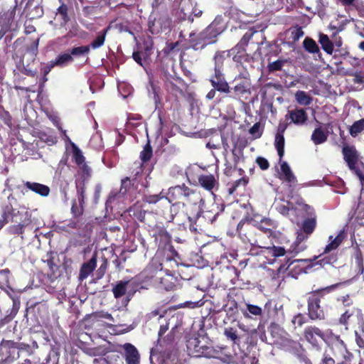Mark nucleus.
Returning a JSON list of instances; mask_svg holds the SVG:
<instances>
[{
	"label": "nucleus",
	"mask_w": 364,
	"mask_h": 364,
	"mask_svg": "<svg viewBox=\"0 0 364 364\" xmlns=\"http://www.w3.org/2000/svg\"><path fill=\"white\" fill-rule=\"evenodd\" d=\"M38 45L39 38H36L26 47L24 53L18 59L13 55L16 64V70H14L15 82L20 83L21 80L25 79L21 77V74L31 77H35L37 75L38 68L36 63L38 54ZM16 58H18L17 55Z\"/></svg>",
	"instance_id": "1"
},
{
	"label": "nucleus",
	"mask_w": 364,
	"mask_h": 364,
	"mask_svg": "<svg viewBox=\"0 0 364 364\" xmlns=\"http://www.w3.org/2000/svg\"><path fill=\"white\" fill-rule=\"evenodd\" d=\"M223 31L224 28L220 23L215 20L199 33L193 31L190 33L188 37L190 46L194 50H202L207 46L215 43L218 36Z\"/></svg>",
	"instance_id": "2"
},
{
	"label": "nucleus",
	"mask_w": 364,
	"mask_h": 364,
	"mask_svg": "<svg viewBox=\"0 0 364 364\" xmlns=\"http://www.w3.org/2000/svg\"><path fill=\"white\" fill-rule=\"evenodd\" d=\"M343 283L339 282L330 286L312 291L308 294L307 308L308 316L311 320H322L325 318V314L320 303L322 299L336 290Z\"/></svg>",
	"instance_id": "3"
},
{
	"label": "nucleus",
	"mask_w": 364,
	"mask_h": 364,
	"mask_svg": "<svg viewBox=\"0 0 364 364\" xmlns=\"http://www.w3.org/2000/svg\"><path fill=\"white\" fill-rule=\"evenodd\" d=\"M166 199L173 205L181 204L185 205H196L202 200L200 193L193 190L184 183L170 187Z\"/></svg>",
	"instance_id": "4"
},
{
	"label": "nucleus",
	"mask_w": 364,
	"mask_h": 364,
	"mask_svg": "<svg viewBox=\"0 0 364 364\" xmlns=\"http://www.w3.org/2000/svg\"><path fill=\"white\" fill-rule=\"evenodd\" d=\"M347 234L344 229L341 230L336 237H333L332 235L328 237L329 243L324 248L323 254L320 255L318 257H314L312 259L313 261L318 259L315 263H313L314 265L318 264L321 267H323L327 264H333L338 261V255L335 253H332L330 255H324L332 250H336L346 239Z\"/></svg>",
	"instance_id": "5"
},
{
	"label": "nucleus",
	"mask_w": 364,
	"mask_h": 364,
	"mask_svg": "<svg viewBox=\"0 0 364 364\" xmlns=\"http://www.w3.org/2000/svg\"><path fill=\"white\" fill-rule=\"evenodd\" d=\"M342 154L348 168L359 178L361 184L364 186V171L359 168L358 165L363 163L360 160V155L354 145L344 144L342 147Z\"/></svg>",
	"instance_id": "6"
},
{
	"label": "nucleus",
	"mask_w": 364,
	"mask_h": 364,
	"mask_svg": "<svg viewBox=\"0 0 364 364\" xmlns=\"http://www.w3.org/2000/svg\"><path fill=\"white\" fill-rule=\"evenodd\" d=\"M9 222L14 223L9 228V232L12 235H23L26 229H33L29 213L27 211L21 212L14 208L13 206Z\"/></svg>",
	"instance_id": "7"
},
{
	"label": "nucleus",
	"mask_w": 364,
	"mask_h": 364,
	"mask_svg": "<svg viewBox=\"0 0 364 364\" xmlns=\"http://www.w3.org/2000/svg\"><path fill=\"white\" fill-rule=\"evenodd\" d=\"M25 343H16L11 341L3 342L0 346V364H11L19 359L21 351L24 349L22 345Z\"/></svg>",
	"instance_id": "8"
},
{
	"label": "nucleus",
	"mask_w": 364,
	"mask_h": 364,
	"mask_svg": "<svg viewBox=\"0 0 364 364\" xmlns=\"http://www.w3.org/2000/svg\"><path fill=\"white\" fill-rule=\"evenodd\" d=\"M22 346L25 348L21 351L18 364H50V358L49 355L41 360L38 353L39 346L36 341H33L31 344Z\"/></svg>",
	"instance_id": "9"
},
{
	"label": "nucleus",
	"mask_w": 364,
	"mask_h": 364,
	"mask_svg": "<svg viewBox=\"0 0 364 364\" xmlns=\"http://www.w3.org/2000/svg\"><path fill=\"white\" fill-rule=\"evenodd\" d=\"M256 225H253L252 219L242 218L237 225V232L244 243H249L252 246L257 245Z\"/></svg>",
	"instance_id": "10"
},
{
	"label": "nucleus",
	"mask_w": 364,
	"mask_h": 364,
	"mask_svg": "<svg viewBox=\"0 0 364 364\" xmlns=\"http://www.w3.org/2000/svg\"><path fill=\"white\" fill-rule=\"evenodd\" d=\"M161 79L164 82L165 90L174 95H183V91L187 89L188 85L177 75H171L167 71H163Z\"/></svg>",
	"instance_id": "11"
},
{
	"label": "nucleus",
	"mask_w": 364,
	"mask_h": 364,
	"mask_svg": "<svg viewBox=\"0 0 364 364\" xmlns=\"http://www.w3.org/2000/svg\"><path fill=\"white\" fill-rule=\"evenodd\" d=\"M166 14H160L159 11H151L148 23L149 31L152 34H158L162 31L168 21Z\"/></svg>",
	"instance_id": "12"
},
{
	"label": "nucleus",
	"mask_w": 364,
	"mask_h": 364,
	"mask_svg": "<svg viewBox=\"0 0 364 364\" xmlns=\"http://www.w3.org/2000/svg\"><path fill=\"white\" fill-rule=\"evenodd\" d=\"M198 185L205 191L211 193L217 191L219 188V177L211 173H201L198 176Z\"/></svg>",
	"instance_id": "13"
},
{
	"label": "nucleus",
	"mask_w": 364,
	"mask_h": 364,
	"mask_svg": "<svg viewBox=\"0 0 364 364\" xmlns=\"http://www.w3.org/2000/svg\"><path fill=\"white\" fill-rule=\"evenodd\" d=\"M16 7V4L11 9L4 13L0 17V34L1 33L2 38L8 31L14 29L13 26L14 25Z\"/></svg>",
	"instance_id": "14"
},
{
	"label": "nucleus",
	"mask_w": 364,
	"mask_h": 364,
	"mask_svg": "<svg viewBox=\"0 0 364 364\" xmlns=\"http://www.w3.org/2000/svg\"><path fill=\"white\" fill-rule=\"evenodd\" d=\"M210 82L213 87L220 92L230 93V87L225 80L223 71H214L213 75L210 78Z\"/></svg>",
	"instance_id": "15"
},
{
	"label": "nucleus",
	"mask_w": 364,
	"mask_h": 364,
	"mask_svg": "<svg viewBox=\"0 0 364 364\" xmlns=\"http://www.w3.org/2000/svg\"><path fill=\"white\" fill-rule=\"evenodd\" d=\"M187 349L195 357L203 356L207 350V346L202 345L198 337L191 336L187 340Z\"/></svg>",
	"instance_id": "16"
},
{
	"label": "nucleus",
	"mask_w": 364,
	"mask_h": 364,
	"mask_svg": "<svg viewBox=\"0 0 364 364\" xmlns=\"http://www.w3.org/2000/svg\"><path fill=\"white\" fill-rule=\"evenodd\" d=\"M304 337L305 339L313 346L318 345V340H324V333L316 326H310L305 328L304 331Z\"/></svg>",
	"instance_id": "17"
},
{
	"label": "nucleus",
	"mask_w": 364,
	"mask_h": 364,
	"mask_svg": "<svg viewBox=\"0 0 364 364\" xmlns=\"http://www.w3.org/2000/svg\"><path fill=\"white\" fill-rule=\"evenodd\" d=\"M60 6L56 9L55 13V17L60 21L61 26H65L70 21V13H71L73 8L71 6L66 4L63 0H58Z\"/></svg>",
	"instance_id": "18"
},
{
	"label": "nucleus",
	"mask_w": 364,
	"mask_h": 364,
	"mask_svg": "<svg viewBox=\"0 0 364 364\" xmlns=\"http://www.w3.org/2000/svg\"><path fill=\"white\" fill-rule=\"evenodd\" d=\"M331 122L324 124V128L321 127H316L312 132L311 139L315 145H318L326 141L329 132L328 129L332 128Z\"/></svg>",
	"instance_id": "19"
},
{
	"label": "nucleus",
	"mask_w": 364,
	"mask_h": 364,
	"mask_svg": "<svg viewBox=\"0 0 364 364\" xmlns=\"http://www.w3.org/2000/svg\"><path fill=\"white\" fill-rule=\"evenodd\" d=\"M23 186L26 192L31 191L42 197H47L50 192L48 186L34 181L23 182Z\"/></svg>",
	"instance_id": "20"
},
{
	"label": "nucleus",
	"mask_w": 364,
	"mask_h": 364,
	"mask_svg": "<svg viewBox=\"0 0 364 364\" xmlns=\"http://www.w3.org/2000/svg\"><path fill=\"white\" fill-rule=\"evenodd\" d=\"M228 53L230 56H232L233 61L237 63L242 65L243 63L249 61V55L247 53L246 47L238 43L228 50Z\"/></svg>",
	"instance_id": "21"
},
{
	"label": "nucleus",
	"mask_w": 364,
	"mask_h": 364,
	"mask_svg": "<svg viewBox=\"0 0 364 364\" xmlns=\"http://www.w3.org/2000/svg\"><path fill=\"white\" fill-rule=\"evenodd\" d=\"M153 236L155 242L159 243V247L166 248L171 243V236L163 227H156Z\"/></svg>",
	"instance_id": "22"
},
{
	"label": "nucleus",
	"mask_w": 364,
	"mask_h": 364,
	"mask_svg": "<svg viewBox=\"0 0 364 364\" xmlns=\"http://www.w3.org/2000/svg\"><path fill=\"white\" fill-rule=\"evenodd\" d=\"M97 265V254L94 253L92 257L84 262L80 269L79 279L83 281L95 270Z\"/></svg>",
	"instance_id": "23"
},
{
	"label": "nucleus",
	"mask_w": 364,
	"mask_h": 364,
	"mask_svg": "<svg viewBox=\"0 0 364 364\" xmlns=\"http://www.w3.org/2000/svg\"><path fill=\"white\" fill-rule=\"evenodd\" d=\"M123 348L127 364L139 363V353L134 345L127 343L123 346Z\"/></svg>",
	"instance_id": "24"
},
{
	"label": "nucleus",
	"mask_w": 364,
	"mask_h": 364,
	"mask_svg": "<svg viewBox=\"0 0 364 364\" xmlns=\"http://www.w3.org/2000/svg\"><path fill=\"white\" fill-rule=\"evenodd\" d=\"M291 257H289L287 259V263H289L287 269H289L291 272H294L296 274H300L303 272H305L304 271V267H300L299 263H302L303 264H306V267H312L314 266L313 260L312 259H294L291 260Z\"/></svg>",
	"instance_id": "25"
},
{
	"label": "nucleus",
	"mask_w": 364,
	"mask_h": 364,
	"mask_svg": "<svg viewBox=\"0 0 364 364\" xmlns=\"http://www.w3.org/2000/svg\"><path fill=\"white\" fill-rule=\"evenodd\" d=\"M286 117H289L291 122L297 125L305 124L308 119V115L304 109L296 108L294 110H289Z\"/></svg>",
	"instance_id": "26"
},
{
	"label": "nucleus",
	"mask_w": 364,
	"mask_h": 364,
	"mask_svg": "<svg viewBox=\"0 0 364 364\" xmlns=\"http://www.w3.org/2000/svg\"><path fill=\"white\" fill-rule=\"evenodd\" d=\"M256 228L264 233L272 236L275 232L277 225L274 220L264 218L256 225Z\"/></svg>",
	"instance_id": "27"
},
{
	"label": "nucleus",
	"mask_w": 364,
	"mask_h": 364,
	"mask_svg": "<svg viewBox=\"0 0 364 364\" xmlns=\"http://www.w3.org/2000/svg\"><path fill=\"white\" fill-rule=\"evenodd\" d=\"M230 56L228 50H218L215 52L213 60L214 63V71H223L224 62L225 59Z\"/></svg>",
	"instance_id": "28"
},
{
	"label": "nucleus",
	"mask_w": 364,
	"mask_h": 364,
	"mask_svg": "<svg viewBox=\"0 0 364 364\" xmlns=\"http://www.w3.org/2000/svg\"><path fill=\"white\" fill-rule=\"evenodd\" d=\"M282 175L280 179L284 180L289 183H295L296 182V178L292 173L291 168L286 161H283L280 166Z\"/></svg>",
	"instance_id": "29"
},
{
	"label": "nucleus",
	"mask_w": 364,
	"mask_h": 364,
	"mask_svg": "<svg viewBox=\"0 0 364 364\" xmlns=\"http://www.w3.org/2000/svg\"><path fill=\"white\" fill-rule=\"evenodd\" d=\"M129 213L130 215L133 216L134 218L138 220L139 222L151 226V224L148 223L146 219V215L150 213L144 210H142L139 206L134 205L129 208Z\"/></svg>",
	"instance_id": "30"
},
{
	"label": "nucleus",
	"mask_w": 364,
	"mask_h": 364,
	"mask_svg": "<svg viewBox=\"0 0 364 364\" xmlns=\"http://www.w3.org/2000/svg\"><path fill=\"white\" fill-rule=\"evenodd\" d=\"M15 198L10 196L8 197L9 203L3 207L1 217L0 218V230L9 222L10 215L12 212V204L11 200H15Z\"/></svg>",
	"instance_id": "31"
},
{
	"label": "nucleus",
	"mask_w": 364,
	"mask_h": 364,
	"mask_svg": "<svg viewBox=\"0 0 364 364\" xmlns=\"http://www.w3.org/2000/svg\"><path fill=\"white\" fill-rule=\"evenodd\" d=\"M110 29L111 26H108L101 31L98 32L96 38L89 45L90 48H92V49H97L101 48L104 45L106 36Z\"/></svg>",
	"instance_id": "32"
},
{
	"label": "nucleus",
	"mask_w": 364,
	"mask_h": 364,
	"mask_svg": "<svg viewBox=\"0 0 364 364\" xmlns=\"http://www.w3.org/2000/svg\"><path fill=\"white\" fill-rule=\"evenodd\" d=\"M249 183L248 176H242L232 183H228V192L229 195H233L239 188H245Z\"/></svg>",
	"instance_id": "33"
},
{
	"label": "nucleus",
	"mask_w": 364,
	"mask_h": 364,
	"mask_svg": "<svg viewBox=\"0 0 364 364\" xmlns=\"http://www.w3.org/2000/svg\"><path fill=\"white\" fill-rule=\"evenodd\" d=\"M234 95H230V97L238 100L240 99L243 95L249 93V83L247 81H242L237 85L232 88Z\"/></svg>",
	"instance_id": "34"
},
{
	"label": "nucleus",
	"mask_w": 364,
	"mask_h": 364,
	"mask_svg": "<svg viewBox=\"0 0 364 364\" xmlns=\"http://www.w3.org/2000/svg\"><path fill=\"white\" fill-rule=\"evenodd\" d=\"M187 6L188 7L191 6V4L188 2ZM176 16L177 18L182 21L188 20L189 22L193 23L194 19L192 16V14H191V11H186V3H183V4H181V6L178 9Z\"/></svg>",
	"instance_id": "35"
},
{
	"label": "nucleus",
	"mask_w": 364,
	"mask_h": 364,
	"mask_svg": "<svg viewBox=\"0 0 364 364\" xmlns=\"http://www.w3.org/2000/svg\"><path fill=\"white\" fill-rule=\"evenodd\" d=\"M129 282V281L121 280L112 287V293L115 299H119L126 294Z\"/></svg>",
	"instance_id": "36"
},
{
	"label": "nucleus",
	"mask_w": 364,
	"mask_h": 364,
	"mask_svg": "<svg viewBox=\"0 0 364 364\" xmlns=\"http://www.w3.org/2000/svg\"><path fill=\"white\" fill-rule=\"evenodd\" d=\"M318 42L321 46L322 49L329 55H331L333 52V43L329 37L324 33H321L319 34Z\"/></svg>",
	"instance_id": "37"
},
{
	"label": "nucleus",
	"mask_w": 364,
	"mask_h": 364,
	"mask_svg": "<svg viewBox=\"0 0 364 364\" xmlns=\"http://www.w3.org/2000/svg\"><path fill=\"white\" fill-rule=\"evenodd\" d=\"M353 247L354 250L353 255L355 260V264L358 269L359 274H362L364 272V261L363 253L358 243H355V245Z\"/></svg>",
	"instance_id": "38"
},
{
	"label": "nucleus",
	"mask_w": 364,
	"mask_h": 364,
	"mask_svg": "<svg viewBox=\"0 0 364 364\" xmlns=\"http://www.w3.org/2000/svg\"><path fill=\"white\" fill-rule=\"evenodd\" d=\"M287 32L290 35L289 38L292 43H296L304 35L302 27L299 25L290 27Z\"/></svg>",
	"instance_id": "39"
},
{
	"label": "nucleus",
	"mask_w": 364,
	"mask_h": 364,
	"mask_svg": "<svg viewBox=\"0 0 364 364\" xmlns=\"http://www.w3.org/2000/svg\"><path fill=\"white\" fill-rule=\"evenodd\" d=\"M295 99L299 105L304 106L310 105L313 101L312 97L303 90H298L295 93Z\"/></svg>",
	"instance_id": "40"
},
{
	"label": "nucleus",
	"mask_w": 364,
	"mask_h": 364,
	"mask_svg": "<svg viewBox=\"0 0 364 364\" xmlns=\"http://www.w3.org/2000/svg\"><path fill=\"white\" fill-rule=\"evenodd\" d=\"M77 201L85 203L86 185L85 179L75 181Z\"/></svg>",
	"instance_id": "41"
},
{
	"label": "nucleus",
	"mask_w": 364,
	"mask_h": 364,
	"mask_svg": "<svg viewBox=\"0 0 364 364\" xmlns=\"http://www.w3.org/2000/svg\"><path fill=\"white\" fill-rule=\"evenodd\" d=\"M224 335L228 341L233 344L240 346V338L237 334V331L232 327H228L224 329Z\"/></svg>",
	"instance_id": "42"
},
{
	"label": "nucleus",
	"mask_w": 364,
	"mask_h": 364,
	"mask_svg": "<svg viewBox=\"0 0 364 364\" xmlns=\"http://www.w3.org/2000/svg\"><path fill=\"white\" fill-rule=\"evenodd\" d=\"M316 227V217L308 218L305 219L302 223L301 230L306 235H311Z\"/></svg>",
	"instance_id": "43"
},
{
	"label": "nucleus",
	"mask_w": 364,
	"mask_h": 364,
	"mask_svg": "<svg viewBox=\"0 0 364 364\" xmlns=\"http://www.w3.org/2000/svg\"><path fill=\"white\" fill-rule=\"evenodd\" d=\"M284 135L275 134L274 144L277 151L280 161L284 155Z\"/></svg>",
	"instance_id": "44"
},
{
	"label": "nucleus",
	"mask_w": 364,
	"mask_h": 364,
	"mask_svg": "<svg viewBox=\"0 0 364 364\" xmlns=\"http://www.w3.org/2000/svg\"><path fill=\"white\" fill-rule=\"evenodd\" d=\"M176 279L171 274H167L165 277H160V284L163 289L166 291L174 289Z\"/></svg>",
	"instance_id": "45"
},
{
	"label": "nucleus",
	"mask_w": 364,
	"mask_h": 364,
	"mask_svg": "<svg viewBox=\"0 0 364 364\" xmlns=\"http://www.w3.org/2000/svg\"><path fill=\"white\" fill-rule=\"evenodd\" d=\"M134 185L133 180H131L129 177H125L122 180L119 193L122 196L129 193L134 189Z\"/></svg>",
	"instance_id": "46"
},
{
	"label": "nucleus",
	"mask_w": 364,
	"mask_h": 364,
	"mask_svg": "<svg viewBox=\"0 0 364 364\" xmlns=\"http://www.w3.org/2000/svg\"><path fill=\"white\" fill-rule=\"evenodd\" d=\"M307 248L306 243H297L294 241L287 250V254L291 255V258L298 255L299 253L304 251Z\"/></svg>",
	"instance_id": "47"
},
{
	"label": "nucleus",
	"mask_w": 364,
	"mask_h": 364,
	"mask_svg": "<svg viewBox=\"0 0 364 364\" xmlns=\"http://www.w3.org/2000/svg\"><path fill=\"white\" fill-rule=\"evenodd\" d=\"M304 49L309 53H316L319 52V48L316 41L311 38L306 37L303 41Z\"/></svg>",
	"instance_id": "48"
},
{
	"label": "nucleus",
	"mask_w": 364,
	"mask_h": 364,
	"mask_svg": "<svg viewBox=\"0 0 364 364\" xmlns=\"http://www.w3.org/2000/svg\"><path fill=\"white\" fill-rule=\"evenodd\" d=\"M364 130V118L353 122L349 127V133L353 137H355Z\"/></svg>",
	"instance_id": "49"
},
{
	"label": "nucleus",
	"mask_w": 364,
	"mask_h": 364,
	"mask_svg": "<svg viewBox=\"0 0 364 364\" xmlns=\"http://www.w3.org/2000/svg\"><path fill=\"white\" fill-rule=\"evenodd\" d=\"M73 60L71 53H63L59 55L53 62L55 66L63 67Z\"/></svg>",
	"instance_id": "50"
},
{
	"label": "nucleus",
	"mask_w": 364,
	"mask_h": 364,
	"mask_svg": "<svg viewBox=\"0 0 364 364\" xmlns=\"http://www.w3.org/2000/svg\"><path fill=\"white\" fill-rule=\"evenodd\" d=\"M153 156L152 147L150 144V141H147L146 144L144 146L143 150L140 153V159L143 163H146L151 159Z\"/></svg>",
	"instance_id": "51"
},
{
	"label": "nucleus",
	"mask_w": 364,
	"mask_h": 364,
	"mask_svg": "<svg viewBox=\"0 0 364 364\" xmlns=\"http://www.w3.org/2000/svg\"><path fill=\"white\" fill-rule=\"evenodd\" d=\"M264 126L260 122H256L249 129V133L254 139H259L262 136L264 132Z\"/></svg>",
	"instance_id": "52"
},
{
	"label": "nucleus",
	"mask_w": 364,
	"mask_h": 364,
	"mask_svg": "<svg viewBox=\"0 0 364 364\" xmlns=\"http://www.w3.org/2000/svg\"><path fill=\"white\" fill-rule=\"evenodd\" d=\"M84 205L85 203H80L76 200H73L71 206V213L73 217L78 218L81 216L84 213Z\"/></svg>",
	"instance_id": "53"
},
{
	"label": "nucleus",
	"mask_w": 364,
	"mask_h": 364,
	"mask_svg": "<svg viewBox=\"0 0 364 364\" xmlns=\"http://www.w3.org/2000/svg\"><path fill=\"white\" fill-rule=\"evenodd\" d=\"M355 314V309H348L346 310L344 313H343L339 319L338 323L341 325L345 326L346 328L348 329V325L350 318Z\"/></svg>",
	"instance_id": "54"
},
{
	"label": "nucleus",
	"mask_w": 364,
	"mask_h": 364,
	"mask_svg": "<svg viewBox=\"0 0 364 364\" xmlns=\"http://www.w3.org/2000/svg\"><path fill=\"white\" fill-rule=\"evenodd\" d=\"M293 208V204L289 201H283L277 204L276 210L282 215L287 216L289 210Z\"/></svg>",
	"instance_id": "55"
},
{
	"label": "nucleus",
	"mask_w": 364,
	"mask_h": 364,
	"mask_svg": "<svg viewBox=\"0 0 364 364\" xmlns=\"http://www.w3.org/2000/svg\"><path fill=\"white\" fill-rule=\"evenodd\" d=\"M236 364H259V359L256 356L243 353Z\"/></svg>",
	"instance_id": "56"
},
{
	"label": "nucleus",
	"mask_w": 364,
	"mask_h": 364,
	"mask_svg": "<svg viewBox=\"0 0 364 364\" xmlns=\"http://www.w3.org/2000/svg\"><path fill=\"white\" fill-rule=\"evenodd\" d=\"M73 158L77 166H80L85 161V158L83 156L82 151L75 145L73 146Z\"/></svg>",
	"instance_id": "57"
},
{
	"label": "nucleus",
	"mask_w": 364,
	"mask_h": 364,
	"mask_svg": "<svg viewBox=\"0 0 364 364\" xmlns=\"http://www.w3.org/2000/svg\"><path fill=\"white\" fill-rule=\"evenodd\" d=\"M90 48L88 46H82L78 47H74L70 50V53L74 56H81L87 55L90 53Z\"/></svg>",
	"instance_id": "58"
},
{
	"label": "nucleus",
	"mask_w": 364,
	"mask_h": 364,
	"mask_svg": "<svg viewBox=\"0 0 364 364\" xmlns=\"http://www.w3.org/2000/svg\"><path fill=\"white\" fill-rule=\"evenodd\" d=\"M267 249L268 250L269 254L274 257L284 256L285 254H287V250H286L283 247L273 245L272 247H269Z\"/></svg>",
	"instance_id": "59"
},
{
	"label": "nucleus",
	"mask_w": 364,
	"mask_h": 364,
	"mask_svg": "<svg viewBox=\"0 0 364 364\" xmlns=\"http://www.w3.org/2000/svg\"><path fill=\"white\" fill-rule=\"evenodd\" d=\"M255 33H257V31H253L252 29L248 30L243 35L242 38L240 39V41L237 43L247 48L250 41L252 38V37Z\"/></svg>",
	"instance_id": "60"
},
{
	"label": "nucleus",
	"mask_w": 364,
	"mask_h": 364,
	"mask_svg": "<svg viewBox=\"0 0 364 364\" xmlns=\"http://www.w3.org/2000/svg\"><path fill=\"white\" fill-rule=\"evenodd\" d=\"M285 61L282 60H277L272 63H269L267 68L268 70L270 73L275 71H280L282 69V67L284 65Z\"/></svg>",
	"instance_id": "61"
},
{
	"label": "nucleus",
	"mask_w": 364,
	"mask_h": 364,
	"mask_svg": "<svg viewBox=\"0 0 364 364\" xmlns=\"http://www.w3.org/2000/svg\"><path fill=\"white\" fill-rule=\"evenodd\" d=\"M0 119L4 123L7 125L9 128L12 127V117L8 111L4 109L0 110Z\"/></svg>",
	"instance_id": "62"
},
{
	"label": "nucleus",
	"mask_w": 364,
	"mask_h": 364,
	"mask_svg": "<svg viewBox=\"0 0 364 364\" xmlns=\"http://www.w3.org/2000/svg\"><path fill=\"white\" fill-rule=\"evenodd\" d=\"M152 11H159L160 9L166 7V0H149Z\"/></svg>",
	"instance_id": "63"
},
{
	"label": "nucleus",
	"mask_w": 364,
	"mask_h": 364,
	"mask_svg": "<svg viewBox=\"0 0 364 364\" xmlns=\"http://www.w3.org/2000/svg\"><path fill=\"white\" fill-rule=\"evenodd\" d=\"M164 198L166 197L162 195V193H160L159 194L145 196L144 201L149 204H155Z\"/></svg>",
	"instance_id": "64"
}]
</instances>
